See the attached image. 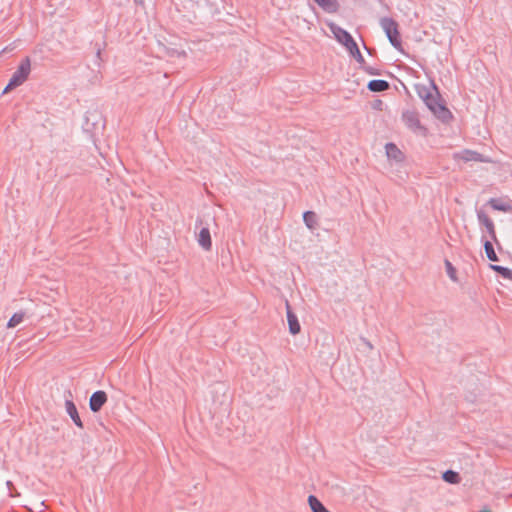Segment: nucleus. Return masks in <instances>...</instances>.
I'll list each match as a JSON object with an SVG mask.
<instances>
[{
	"label": "nucleus",
	"mask_w": 512,
	"mask_h": 512,
	"mask_svg": "<svg viewBox=\"0 0 512 512\" xmlns=\"http://www.w3.org/2000/svg\"><path fill=\"white\" fill-rule=\"evenodd\" d=\"M419 95L424 100L429 110H431L437 118L443 122H447L452 118L451 112L439 102L437 95H433L427 89L419 91Z\"/></svg>",
	"instance_id": "obj_1"
},
{
	"label": "nucleus",
	"mask_w": 512,
	"mask_h": 512,
	"mask_svg": "<svg viewBox=\"0 0 512 512\" xmlns=\"http://www.w3.org/2000/svg\"><path fill=\"white\" fill-rule=\"evenodd\" d=\"M380 26L385 32L390 44L398 51H403L402 41L398 30V23L390 17H383Z\"/></svg>",
	"instance_id": "obj_2"
},
{
	"label": "nucleus",
	"mask_w": 512,
	"mask_h": 512,
	"mask_svg": "<svg viewBox=\"0 0 512 512\" xmlns=\"http://www.w3.org/2000/svg\"><path fill=\"white\" fill-rule=\"evenodd\" d=\"M31 71V63L30 59L27 57L24 60L21 61L20 65L16 69V71L13 73L12 77L10 78V81L8 85L4 89V93L8 90H11L13 88H16L20 85H22L28 78Z\"/></svg>",
	"instance_id": "obj_3"
},
{
	"label": "nucleus",
	"mask_w": 512,
	"mask_h": 512,
	"mask_svg": "<svg viewBox=\"0 0 512 512\" xmlns=\"http://www.w3.org/2000/svg\"><path fill=\"white\" fill-rule=\"evenodd\" d=\"M329 27L335 39L341 43L348 50V52L356 50L357 43L354 41L349 32L333 23L330 24Z\"/></svg>",
	"instance_id": "obj_4"
},
{
	"label": "nucleus",
	"mask_w": 512,
	"mask_h": 512,
	"mask_svg": "<svg viewBox=\"0 0 512 512\" xmlns=\"http://www.w3.org/2000/svg\"><path fill=\"white\" fill-rule=\"evenodd\" d=\"M455 160H462L464 162H483L487 163L490 160L484 155L469 149L462 150L453 154Z\"/></svg>",
	"instance_id": "obj_5"
},
{
	"label": "nucleus",
	"mask_w": 512,
	"mask_h": 512,
	"mask_svg": "<svg viewBox=\"0 0 512 512\" xmlns=\"http://www.w3.org/2000/svg\"><path fill=\"white\" fill-rule=\"evenodd\" d=\"M477 219L481 226L485 227L490 240L498 243L495 225L493 220L483 211V210H477Z\"/></svg>",
	"instance_id": "obj_6"
},
{
	"label": "nucleus",
	"mask_w": 512,
	"mask_h": 512,
	"mask_svg": "<svg viewBox=\"0 0 512 512\" xmlns=\"http://www.w3.org/2000/svg\"><path fill=\"white\" fill-rule=\"evenodd\" d=\"M286 316L288 321L289 332L292 335H297L301 331V326L296 314L292 311L289 302L286 300Z\"/></svg>",
	"instance_id": "obj_7"
},
{
	"label": "nucleus",
	"mask_w": 512,
	"mask_h": 512,
	"mask_svg": "<svg viewBox=\"0 0 512 512\" xmlns=\"http://www.w3.org/2000/svg\"><path fill=\"white\" fill-rule=\"evenodd\" d=\"M107 401V395L104 391L94 392L89 400V407L92 412H98Z\"/></svg>",
	"instance_id": "obj_8"
},
{
	"label": "nucleus",
	"mask_w": 512,
	"mask_h": 512,
	"mask_svg": "<svg viewBox=\"0 0 512 512\" xmlns=\"http://www.w3.org/2000/svg\"><path fill=\"white\" fill-rule=\"evenodd\" d=\"M385 151L389 160H394L396 163H401L404 161V154L394 143H387L385 145Z\"/></svg>",
	"instance_id": "obj_9"
},
{
	"label": "nucleus",
	"mask_w": 512,
	"mask_h": 512,
	"mask_svg": "<svg viewBox=\"0 0 512 512\" xmlns=\"http://www.w3.org/2000/svg\"><path fill=\"white\" fill-rule=\"evenodd\" d=\"M487 204L494 210L501 212H511L512 206L509 200L503 198H490Z\"/></svg>",
	"instance_id": "obj_10"
},
{
	"label": "nucleus",
	"mask_w": 512,
	"mask_h": 512,
	"mask_svg": "<svg viewBox=\"0 0 512 512\" xmlns=\"http://www.w3.org/2000/svg\"><path fill=\"white\" fill-rule=\"evenodd\" d=\"M402 119L411 129H417L420 127V120L418 118V114L415 111L407 110L403 112Z\"/></svg>",
	"instance_id": "obj_11"
},
{
	"label": "nucleus",
	"mask_w": 512,
	"mask_h": 512,
	"mask_svg": "<svg viewBox=\"0 0 512 512\" xmlns=\"http://www.w3.org/2000/svg\"><path fill=\"white\" fill-rule=\"evenodd\" d=\"M198 243L199 245L206 251L211 249L212 241L210 231L207 227H203L198 235Z\"/></svg>",
	"instance_id": "obj_12"
},
{
	"label": "nucleus",
	"mask_w": 512,
	"mask_h": 512,
	"mask_svg": "<svg viewBox=\"0 0 512 512\" xmlns=\"http://www.w3.org/2000/svg\"><path fill=\"white\" fill-rule=\"evenodd\" d=\"M65 407H66V412L71 417V419L73 420L75 425H77L80 428H83V423L79 417L77 408H76L75 404L73 403V401L66 400Z\"/></svg>",
	"instance_id": "obj_13"
},
{
	"label": "nucleus",
	"mask_w": 512,
	"mask_h": 512,
	"mask_svg": "<svg viewBox=\"0 0 512 512\" xmlns=\"http://www.w3.org/2000/svg\"><path fill=\"white\" fill-rule=\"evenodd\" d=\"M318 6L327 13H336L339 9L337 0H313Z\"/></svg>",
	"instance_id": "obj_14"
},
{
	"label": "nucleus",
	"mask_w": 512,
	"mask_h": 512,
	"mask_svg": "<svg viewBox=\"0 0 512 512\" xmlns=\"http://www.w3.org/2000/svg\"><path fill=\"white\" fill-rule=\"evenodd\" d=\"M367 87L372 92H383L389 89V83L386 80L374 79L369 81Z\"/></svg>",
	"instance_id": "obj_15"
},
{
	"label": "nucleus",
	"mask_w": 512,
	"mask_h": 512,
	"mask_svg": "<svg viewBox=\"0 0 512 512\" xmlns=\"http://www.w3.org/2000/svg\"><path fill=\"white\" fill-rule=\"evenodd\" d=\"M308 503L312 512H330L314 495H309Z\"/></svg>",
	"instance_id": "obj_16"
},
{
	"label": "nucleus",
	"mask_w": 512,
	"mask_h": 512,
	"mask_svg": "<svg viewBox=\"0 0 512 512\" xmlns=\"http://www.w3.org/2000/svg\"><path fill=\"white\" fill-rule=\"evenodd\" d=\"M483 246H484V250H485L487 258L492 262L498 261V256L493 248L492 240H484Z\"/></svg>",
	"instance_id": "obj_17"
},
{
	"label": "nucleus",
	"mask_w": 512,
	"mask_h": 512,
	"mask_svg": "<svg viewBox=\"0 0 512 512\" xmlns=\"http://www.w3.org/2000/svg\"><path fill=\"white\" fill-rule=\"evenodd\" d=\"M303 221L309 229H314L317 224V216L313 211H306L303 214Z\"/></svg>",
	"instance_id": "obj_18"
},
{
	"label": "nucleus",
	"mask_w": 512,
	"mask_h": 512,
	"mask_svg": "<svg viewBox=\"0 0 512 512\" xmlns=\"http://www.w3.org/2000/svg\"><path fill=\"white\" fill-rule=\"evenodd\" d=\"M490 268L493 271L499 273L503 278L512 280V270L511 269L504 267V266L496 265V264H490Z\"/></svg>",
	"instance_id": "obj_19"
},
{
	"label": "nucleus",
	"mask_w": 512,
	"mask_h": 512,
	"mask_svg": "<svg viewBox=\"0 0 512 512\" xmlns=\"http://www.w3.org/2000/svg\"><path fill=\"white\" fill-rule=\"evenodd\" d=\"M442 478L444 481L450 484H458L460 482V476L453 470H447L443 473Z\"/></svg>",
	"instance_id": "obj_20"
},
{
	"label": "nucleus",
	"mask_w": 512,
	"mask_h": 512,
	"mask_svg": "<svg viewBox=\"0 0 512 512\" xmlns=\"http://www.w3.org/2000/svg\"><path fill=\"white\" fill-rule=\"evenodd\" d=\"M24 317H25L24 312L14 313L8 321V324H7L8 328H14V327L18 326L20 323L23 322Z\"/></svg>",
	"instance_id": "obj_21"
},
{
	"label": "nucleus",
	"mask_w": 512,
	"mask_h": 512,
	"mask_svg": "<svg viewBox=\"0 0 512 512\" xmlns=\"http://www.w3.org/2000/svg\"><path fill=\"white\" fill-rule=\"evenodd\" d=\"M166 54L167 56L169 57H186V52L184 50H179V49H176V48H167L166 49Z\"/></svg>",
	"instance_id": "obj_22"
},
{
	"label": "nucleus",
	"mask_w": 512,
	"mask_h": 512,
	"mask_svg": "<svg viewBox=\"0 0 512 512\" xmlns=\"http://www.w3.org/2000/svg\"><path fill=\"white\" fill-rule=\"evenodd\" d=\"M350 55L353 56L356 61L360 64H363L365 62L364 57L362 56L358 45L356 46V50L349 51Z\"/></svg>",
	"instance_id": "obj_23"
},
{
	"label": "nucleus",
	"mask_w": 512,
	"mask_h": 512,
	"mask_svg": "<svg viewBox=\"0 0 512 512\" xmlns=\"http://www.w3.org/2000/svg\"><path fill=\"white\" fill-rule=\"evenodd\" d=\"M446 268H447V273H448L449 277L455 281L456 280V271H455V268L452 266V264L449 261H446Z\"/></svg>",
	"instance_id": "obj_24"
},
{
	"label": "nucleus",
	"mask_w": 512,
	"mask_h": 512,
	"mask_svg": "<svg viewBox=\"0 0 512 512\" xmlns=\"http://www.w3.org/2000/svg\"><path fill=\"white\" fill-rule=\"evenodd\" d=\"M362 340H363L364 344H365V345H366L370 350H371V349H373V346H372V344H371V342H370V341H368V340H367V339H365V338H363Z\"/></svg>",
	"instance_id": "obj_25"
},
{
	"label": "nucleus",
	"mask_w": 512,
	"mask_h": 512,
	"mask_svg": "<svg viewBox=\"0 0 512 512\" xmlns=\"http://www.w3.org/2000/svg\"><path fill=\"white\" fill-rule=\"evenodd\" d=\"M136 5L144 6L145 0H134Z\"/></svg>",
	"instance_id": "obj_26"
},
{
	"label": "nucleus",
	"mask_w": 512,
	"mask_h": 512,
	"mask_svg": "<svg viewBox=\"0 0 512 512\" xmlns=\"http://www.w3.org/2000/svg\"><path fill=\"white\" fill-rule=\"evenodd\" d=\"M6 485L10 489L13 486V483L11 481H7Z\"/></svg>",
	"instance_id": "obj_27"
},
{
	"label": "nucleus",
	"mask_w": 512,
	"mask_h": 512,
	"mask_svg": "<svg viewBox=\"0 0 512 512\" xmlns=\"http://www.w3.org/2000/svg\"><path fill=\"white\" fill-rule=\"evenodd\" d=\"M368 73L371 74V75H374L376 74V72L373 70V69H367Z\"/></svg>",
	"instance_id": "obj_28"
},
{
	"label": "nucleus",
	"mask_w": 512,
	"mask_h": 512,
	"mask_svg": "<svg viewBox=\"0 0 512 512\" xmlns=\"http://www.w3.org/2000/svg\"><path fill=\"white\" fill-rule=\"evenodd\" d=\"M479 512H490V510L487 507H485L482 510H480Z\"/></svg>",
	"instance_id": "obj_29"
}]
</instances>
